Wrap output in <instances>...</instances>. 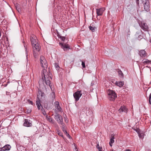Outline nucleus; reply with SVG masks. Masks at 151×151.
Returning a JSON list of instances; mask_svg holds the SVG:
<instances>
[{
    "label": "nucleus",
    "instance_id": "nucleus-12",
    "mask_svg": "<svg viewBox=\"0 0 151 151\" xmlns=\"http://www.w3.org/2000/svg\"><path fill=\"white\" fill-rule=\"evenodd\" d=\"M54 105L56 109L59 111L63 112V110L59 106V103L58 101H55L54 103Z\"/></svg>",
    "mask_w": 151,
    "mask_h": 151
},
{
    "label": "nucleus",
    "instance_id": "nucleus-46",
    "mask_svg": "<svg viewBox=\"0 0 151 151\" xmlns=\"http://www.w3.org/2000/svg\"><path fill=\"white\" fill-rule=\"evenodd\" d=\"M149 98H151V93H150V95H149Z\"/></svg>",
    "mask_w": 151,
    "mask_h": 151
},
{
    "label": "nucleus",
    "instance_id": "nucleus-38",
    "mask_svg": "<svg viewBox=\"0 0 151 151\" xmlns=\"http://www.w3.org/2000/svg\"><path fill=\"white\" fill-rule=\"evenodd\" d=\"M66 136L69 138L70 139H71L72 138L71 136L69 135V134H68Z\"/></svg>",
    "mask_w": 151,
    "mask_h": 151
},
{
    "label": "nucleus",
    "instance_id": "nucleus-44",
    "mask_svg": "<svg viewBox=\"0 0 151 151\" xmlns=\"http://www.w3.org/2000/svg\"><path fill=\"white\" fill-rule=\"evenodd\" d=\"M96 147L98 149L99 148V147H99V144H98L97 146H96Z\"/></svg>",
    "mask_w": 151,
    "mask_h": 151
},
{
    "label": "nucleus",
    "instance_id": "nucleus-9",
    "mask_svg": "<svg viewBox=\"0 0 151 151\" xmlns=\"http://www.w3.org/2000/svg\"><path fill=\"white\" fill-rule=\"evenodd\" d=\"M138 22L140 26L143 29L145 30L148 29V26L145 22L144 21H140L139 19H138Z\"/></svg>",
    "mask_w": 151,
    "mask_h": 151
},
{
    "label": "nucleus",
    "instance_id": "nucleus-42",
    "mask_svg": "<svg viewBox=\"0 0 151 151\" xmlns=\"http://www.w3.org/2000/svg\"><path fill=\"white\" fill-rule=\"evenodd\" d=\"M99 150L101 151V150H102V147H99Z\"/></svg>",
    "mask_w": 151,
    "mask_h": 151
},
{
    "label": "nucleus",
    "instance_id": "nucleus-18",
    "mask_svg": "<svg viewBox=\"0 0 151 151\" xmlns=\"http://www.w3.org/2000/svg\"><path fill=\"white\" fill-rule=\"evenodd\" d=\"M39 107H38V106H37V109L38 110H40L42 112V113L45 116H46L47 114L46 113L44 109H43V106L42 105H41V104H40V105H39Z\"/></svg>",
    "mask_w": 151,
    "mask_h": 151
},
{
    "label": "nucleus",
    "instance_id": "nucleus-17",
    "mask_svg": "<svg viewBox=\"0 0 151 151\" xmlns=\"http://www.w3.org/2000/svg\"><path fill=\"white\" fill-rule=\"evenodd\" d=\"M127 110L128 109L124 105L122 106L118 110L119 111L120 113L122 112H127Z\"/></svg>",
    "mask_w": 151,
    "mask_h": 151
},
{
    "label": "nucleus",
    "instance_id": "nucleus-29",
    "mask_svg": "<svg viewBox=\"0 0 151 151\" xmlns=\"http://www.w3.org/2000/svg\"><path fill=\"white\" fill-rule=\"evenodd\" d=\"M5 39V42H6V44H7V45H6V46H9V40H8V38L7 37H6V39H4V40Z\"/></svg>",
    "mask_w": 151,
    "mask_h": 151
},
{
    "label": "nucleus",
    "instance_id": "nucleus-35",
    "mask_svg": "<svg viewBox=\"0 0 151 151\" xmlns=\"http://www.w3.org/2000/svg\"><path fill=\"white\" fill-rule=\"evenodd\" d=\"M139 0H136V2L137 4V6L139 7Z\"/></svg>",
    "mask_w": 151,
    "mask_h": 151
},
{
    "label": "nucleus",
    "instance_id": "nucleus-7",
    "mask_svg": "<svg viewBox=\"0 0 151 151\" xmlns=\"http://www.w3.org/2000/svg\"><path fill=\"white\" fill-rule=\"evenodd\" d=\"M82 95V93L81 90L77 91L75 92L73 94V96L75 101H78Z\"/></svg>",
    "mask_w": 151,
    "mask_h": 151
},
{
    "label": "nucleus",
    "instance_id": "nucleus-4",
    "mask_svg": "<svg viewBox=\"0 0 151 151\" xmlns=\"http://www.w3.org/2000/svg\"><path fill=\"white\" fill-rule=\"evenodd\" d=\"M107 93L108 95V98L110 101H114L117 97L116 94L113 90L109 89L107 91Z\"/></svg>",
    "mask_w": 151,
    "mask_h": 151
},
{
    "label": "nucleus",
    "instance_id": "nucleus-23",
    "mask_svg": "<svg viewBox=\"0 0 151 151\" xmlns=\"http://www.w3.org/2000/svg\"><path fill=\"white\" fill-rule=\"evenodd\" d=\"M46 119L49 122H52L53 119L50 116L46 115Z\"/></svg>",
    "mask_w": 151,
    "mask_h": 151
},
{
    "label": "nucleus",
    "instance_id": "nucleus-40",
    "mask_svg": "<svg viewBox=\"0 0 151 151\" xmlns=\"http://www.w3.org/2000/svg\"><path fill=\"white\" fill-rule=\"evenodd\" d=\"M63 132L66 135H67V134H68V133L67 132L66 130L63 131Z\"/></svg>",
    "mask_w": 151,
    "mask_h": 151
},
{
    "label": "nucleus",
    "instance_id": "nucleus-36",
    "mask_svg": "<svg viewBox=\"0 0 151 151\" xmlns=\"http://www.w3.org/2000/svg\"><path fill=\"white\" fill-rule=\"evenodd\" d=\"M24 46L25 47V52H26V56H27L28 55H27V52H28L27 50V48L25 46Z\"/></svg>",
    "mask_w": 151,
    "mask_h": 151
},
{
    "label": "nucleus",
    "instance_id": "nucleus-37",
    "mask_svg": "<svg viewBox=\"0 0 151 151\" xmlns=\"http://www.w3.org/2000/svg\"><path fill=\"white\" fill-rule=\"evenodd\" d=\"M27 101L30 104H31L32 105H33V103L32 101H30L29 100H28Z\"/></svg>",
    "mask_w": 151,
    "mask_h": 151
},
{
    "label": "nucleus",
    "instance_id": "nucleus-5",
    "mask_svg": "<svg viewBox=\"0 0 151 151\" xmlns=\"http://www.w3.org/2000/svg\"><path fill=\"white\" fill-rule=\"evenodd\" d=\"M44 93L42 92L40 89H38V93L37 94V100L36 103L37 106H38L39 107V105H40L41 103V99L43 96Z\"/></svg>",
    "mask_w": 151,
    "mask_h": 151
},
{
    "label": "nucleus",
    "instance_id": "nucleus-30",
    "mask_svg": "<svg viewBox=\"0 0 151 151\" xmlns=\"http://www.w3.org/2000/svg\"><path fill=\"white\" fill-rule=\"evenodd\" d=\"M138 136L140 138H143L144 137V135L143 133L140 132L138 134Z\"/></svg>",
    "mask_w": 151,
    "mask_h": 151
},
{
    "label": "nucleus",
    "instance_id": "nucleus-32",
    "mask_svg": "<svg viewBox=\"0 0 151 151\" xmlns=\"http://www.w3.org/2000/svg\"><path fill=\"white\" fill-rule=\"evenodd\" d=\"M55 68L57 69H59L60 68V67L59 66V65H58V63H55Z\"/></svg>",
    "mask_w": 151,
    "mask_h": 151
},
{
    "label": "nucleus",
    "instance_id": "nucleus-24",
    "mask_svg": "<svg viewBox=\"0 0 151 151\" xmlns=\"http://www.w3.org/2000/svg\"><path fill=\"white\" fill-rule=\"evenodd\" d=\"M57 36L62 41H64L65 39H66L65 37L62 36L58 34Z\"/></svg>",
    "mask_w": 151,
    "mask_h": 151
},
{
    "label": "nucleus",
    "instance_id": "nucleus-15",
    "mask_svg": "<svg viewBox=\"0 0 151 151\" xmlns=\"http://www.w3.org/2000/svg\"><path fill=\"white\" fill-rule=\"evenodd\" d=\"M139 54L140 56L142 58L147 57V53L145 50H142L139 52Z\"/></svg>",
    "mask_w": 151,
    "mask_h": 151
},
{
    "label": "nucleus",
    "instance_id": "nucleus-48",
    "mask_svg": "<svg viewBox=\"0 0 151 151\" xmlns=\"http://www.w3.org/2000/svg\"><path fill=\"white\" fill-rule=\"evenodd\" d=\"M150 42L151 43V39L150 40Z\"/></svg>",
    "mask_w": 151,
    "mask_h": 151
},
{
    "label": "nucleus",
    "instance_id": "nucleus-45",
    "mask_svg": "<svg viewBox=\"0 0 151 151\" xmlns=\"http://www.w3.org/2000/svg\"><path fill=\"white\" fill-rule=\"evenodd\" d=\"M125 151H131V150L130 149H126L125 150Z\"/></svg>",
    "mask_w": 151,
    "mask_h": 151
},
{
    "label": "nucleus",
    "instance_id": "nucleus-51",
    "mask_svg": "<svg viewBox=\"0 0 151 151\" xmlns=\"http://www.w3.org/2000/svg\"><path fill=\"white\" fill-rule=\"evenodd\" d=\"M17 20L18 22H19V21L18 20V19H17Z\"/></svg>",
    "mask_w": 151,
    "mask_h": 151
},
{
    "label": "nucleus",
    "instance_id": "nucleus-52",
    "mask_svg": "<svg viewBox=\"0 0 151 151\" xmlns=\"http://www.w3.org/2000/svg\"><path fill=\"white\" fill-rule=\"evenodd\" d=\"M110 151H113V150H110Z\"/></svg>",
    "mask_w": 151,
    "mask_h": 151
},
{
    "label": "nucleus",
    "instance_id": "nucleus-11",
    "mask_svg": "<svg viewBox=\"0 0 151 151\" xmlns=\"http://www.w3.org/2000/svg\"><path fill=\"white\" fill-rule=\"evenodd\" d=\"M59 45L61 48H63L64 51H65V49H70V46H69L68 44H63L61 42L59 43Z\"/></svg>",
    "mask_w": 151,
    "mask_h": 151
},
{
    "label": "nucleus",
    "instance_id": "nucleus-27",
    "mask_svg": "<svg viewBox=\"0 0 151 151\" xmlns=\"http://www.w3.org/2000/svg\"><path fill=\"white\" fill-rule=\"evenodd\" d=\"M89 28L91 30V31L92 32H94L95 31V29L96 28V27H95V26H91V25H90L89 27Z\"/></svg>",
    "mask_w": 151,
    "mask_h": 151
},
{
    "label": "nucleus",
    "instance_id": "nucleus-22",
    "mask_svg": "<svg viewBox=\"0 0 151 151\" xmlns=\"http://www.w3.org/2000/svg\"><path fill=\"white\" fill-rule=\"evenodd\" d=\"M111 138L110 139V141L109 142V144L111 146H112L111 144H113L114 142V135L111 136Z\"/></svg>",
    "mask_w": 151,
    "mask_h": 151
},
{
    "label": "nucleus",
    "instance_id": "nucleus-26",
    "mask_svg": "<svg viewBox=\"0 0 151 151\" xmlns=\"http://www.w3.org/2000/svg\"><path fill=\"white\" fill-rule=\"evenodd\" d=\"M61 124L62 125L61 129L63 131L66 130V125L63 123V122L62 124Z\"/></svg>",
    "mask_w": 151,
    "mask_h": 151
},
{
    "label": "nucleus",
    "instance_id": "nucleus-6",
    "mask_svg": "<svg viewBox=\"0 0 151 151\" xmlns=\"http://www.w3.org/2000/svg\"><path fill=\"white\" fill-rule=\"evenodd\" d=\"M40 61L42 65V66L44 69L47 68V67L48 64L45 58L43 56H41L40 58Z\"/></svg>",
    "mask_w": 151,
    "mask_h": 151
},
{
    "label": "nucleus",
    "instance_id": "nucleus-13",
    "mask_svg": "<svg viewBox=\"0 0 151 151\" xmlns=\"http://www.w3.org/2000/svg\"><path fill=\"white\" fill-rule=\"evenodd\" d=\"M105 10V9L104 7L96 9V10L97 15L98 16L101 15Z\"/></svg>",
    "mask_w": 151,
    "mask_h": 151
},
{
    "label": "nucleus",
    "instance_id": "nucleus-25",
    "mask_svg": "<svg viewBox=\"0 0 151 151\" xmlns=\"http://www.w3.org/2000/svg\"><path fill=\"white\" fill-rule=\"evenodd\" d=\"M57 133L60 136H61L64 139H65V137L63 135V133L60 131L59 130H57Z\"/></svg>",
    "mask_w": 151,
    "mask_h": 151
},
{
    "label": "nucleus",
    "instance_id": "nucleus-39",
    "mask_svg": "<svg viewBox=\"0 0 151 151\" xmlns=\"http://www.w3.org/2000/svg\"><path fill=\"white\" fill-rule=\"evenodd\" d=\"M31 110L30 109H28L27 111L25 112L26 113H29L31 112Z\"/></svg>",
    "mask_w": 151,
    "mask_h": 151
},
{
    "label": "nucleus",
    "instance_id": "nucleus-49",
    "mask_svg": "<svg viewBox=\"0 0 151 151\" xmlns=\"http://www.w3.org/2000/svg\"><path fill=\"white\" fill-rule=\"evenodd\" d=\"M0 151H1V147H0Z\"/></svg>",
    "mask_w": 151,
    "mask_h": 151
},
{
    "label": "nucleus",
    "instance_id": "nucleus-16",
    "mask_svg": "<svg viewBox=\"0 0 151 151\" xmlns=\"http://www.w3.org/2000/svg\"><path fill=\"white\" fill-rule=\"evenodd\" d=\"M30 40L32 46L34 45L35 44H36L38 43L37 40L36 39V38L35 37H33L31 36L30 37Z\"/></svg>",
    "mask_w": 151,
    "mask_h": 151
},
{
    "label": "nucleus",
    "instance_id": "nucleus-28",
    "mask_svg": "<svg viewBox=\"0 0 151 151\" xmlns=\"http://www.w3.org/2000/svg\"><path fill=\"white\" fill-rule=\"evenodd\" d=\"M118 73L119 74V75L121 77H123L124 76L123 73H122V71H121V70H119L118 72Z\"/></svg>",
    "mask_w": 151,
    "mask_h": 151
},
{
    "label": "nucleus",
    "instance_id": "nucleus-31",
    "mask_svg": "<svg viewBox=\"0 0 151 151\" xmlns=\"http://www.w3.org/2000/svg\"><path fill=\"white\" fill-rule=\"evenodd\" d=\"M134 130L137 132L138 134L140 133V130L139 128H137L136 129H134Z\"/></svg>",
    "mask_w": 151,
    "mask_h": 151
},
{
    "label": "nucleus",
    "instance_id": "nucleus-47",
    "mask_svg": "<svg viewBox=\"0 0 151 151\" xmlns=\"http://www.w3.org/2000/svg\"><path fill=\"white\" fill-rule=\"evenodd\" d=\"M52 94H53V95L54 96V97H55V93L54 92H52Z\"/></svg>",
    "mask_w": 151,
    "mask_h": 151
},
{
    "label": "nucleus",
    "instance_id": "nucleus-2",
    "mask_svg": "<svg viewBox=\"0 0 151 151\" xmlns=\"http://www.w3.org/2000/svg\"><path fill=\"white\" fill-rule=\"evenodd\" d=\"M33 48V55L35 58H37L38 57V52L41 49L40 45L38 43L35 44L32 46Z\"/></svg>",
    "mask_w": 151,
    "mask_h": 151
},
{
    "label": "nucleus",
    "instance_id": "nucleus-14",
    "mask_svg": "<svg viewBox=\"0 0 151 151\" xmlns=\"http://www.w3.org/2000/svg\"><path fill=\"white\" fill-rule=\"evenodd\" d=\"M1 146V151L9 150L11 148V146L9 145L8 144L5 145L3 147H2Z\"/></svg>",
    "mask_w": 151,
    "mask_h": 151
},
{
    "label": "nucleus",
    "instance_id": "nucleus-41",
    "mask_svg": "<svg viewBox=\"0 0 151 151\" xmlns=\"http://www.w3.org/2000/svg\"><path fill=\"white\" fill-rule=\"evenodd\" d=\"M142 3H145V2L147 1H149L148 0H142Z\"/></svg>",
    "mask_w": 151,
    "mask_h": 151
},
{
    "label": "nucleus",
    "instance_id": "nucleus-20",
    "mask_svg": "<svg viewBox=\"0 0 151 151\" xmlns=\"http://www.w3.org/2000/svg\"><path fill=\"white\" fill-rule=\"evenodd\" d=\"M115 84L120 87H122L124 85V82L123 81H116L115 83Z\"/></svg>",
    "mask_w": 151,
    "mask_h": 151
},
{
    "label": "nucleus",
    "instance_id": "nucleus-8",
    "mask_svg": "<svg viewBox=\"0 0 151 151\" xmlns=\"http://www.w3.org/2000/svg\"><path fill=\"white\" fill-rule=\"evenodd\" d=\"M54 117L55 120L59 124H62L63 119L62 117L60 115L56 113L54 115Z\"/></svg>",
    "mask_w": 151,
    "mask_h": 151
},
{
    "label": "nucleus",
    "instance_id": "nucleus-1",
    "mask_svg": "<svg viewBox=\"0 0 151 151\" xmlns=\"http://www.w3.org/2000/svg\"><path fill=\"white\" fill-rule=\"evenodd\" d=\"M16 9L20 14L22 13L25 9L26 8V0H23L20 3V5L18 3H14Z\"/></svg>",
    "mask_w": 151,
    "mask_h": 151
},
{
    "label": "nucleus",
    "instance_id": "nucleus-3",
    "mask_svg": "<svg viewBox=\"0 0 151 151\" xmlns=\"http://www.w3.org/2000/svg\"><path fill=\"white\" fill-rule=\"evenodd\" d=\"M44 76L42 77V79L43 81H44L46 84L48 86H49L51 88V81L50 79H52L48 73L46 71V72L43 73Z\"/></svg>",
    "mask_w": 151,
    "mask_h": 151
},
{
    "label": "nucleus",
    "instance_id": "nucleus-21",
    "mask_svg": "<svg viewBox=\"0 0 151 151\" xmlns=\"http://www.w3.org/2000/svg\"><path fill=\"white\" fill-rule=\"evenodd\" d=\"M142 63L145 65L149 64L151 63V60H149L148 59H145L143 60L142 61Z\"/></svg>",
    "mask_w": 151,
    "mask_h": 151
},
{
    "label": "nucleus",
    "instance_id": "nucleus-50",
    "mask_svg": "<svg viewBox=\"0 0 151 151\" xmlns=\"http://www.w3.org/2000/svg\"><path fill=\"white\" fill-rule=\"evenodd\" d=\"M56 10V8H55V10H54V11H55Z\"/></svg>",
    "mask_w": 151,
    "mask_h": 151
},
{
    "label": "nucleus",
    "instance_id": "nucleus-19",
    "mask_svg": "<svg viewBox=\"0 0 151 151\" xmlns=\"http://www.w3.org/2000/svg\"><path fill=\"white\" fill-rule=\"evenodd\" d=\"M149 1H147L145 3H143L144 5V7L145 9L147 12L149 10Z\"/></svg>",
    "mask_w": 151,
    "mask_h": 151
},
{
    "label": "nucleus",
    "instance_id": "nucleus-43",
    "mask_svg": "<svg viewBox=\"0 0 151 151\" xmlns=\"http://www.w3.org/2000/svg\"><path fill=\"white\" fill-rule=\"evenodd\" d=\"M151 98H149V103L150 104H151Z\"/></svg>",
    "mask_w": 151,
    "mask_h": 151
},
{
    "label": "nucleus",
    "instance_id": "nucleus-34",
    "mask_svg": "<svg viewBox=\"0 0 151 151\" xmlns=\"http://www.w3.org/2000/svg\"><path fill=\"white\" fill-rule=\"evenodd\" d=\"M9 83V81H8L6 83H4V84H3L2 85V86L5 87L7 86L8 84Z\"/></svg>",
    "mask_w": 151,
    "mask_h": 151
},
{
    "label": "nucleus",
    "instance_id": "nucleus-33",
    "mask_svg": "<svg viewBox=\"0 0 151 151\" xmlns=\"http://www.w3.org/2000/svg\"><path fill=\"white\" fill-rule=\"evenodd\" d=\"M82 65L83 68H85L86 67L85 63L84 62L82 61Z\"/></svg>",
    "mask_w": 151,
    "mask_h": 151
},
{
    "label": "nucleus",
    "instance_id": "nucleus-10",
    "mask_svg": "<svg viewBox=\"0 0 151 151\" xmlns=\"http://www.w3.org/2000/svg\"><path fill=\"white\" fill-rule=\"evenodd\" d=\"M23 125L27 127H31L32 126V122L29 119H25Z\"/></svg>",
    "mask_w": 151,
    "mask_h": 151
}]
</instances>
